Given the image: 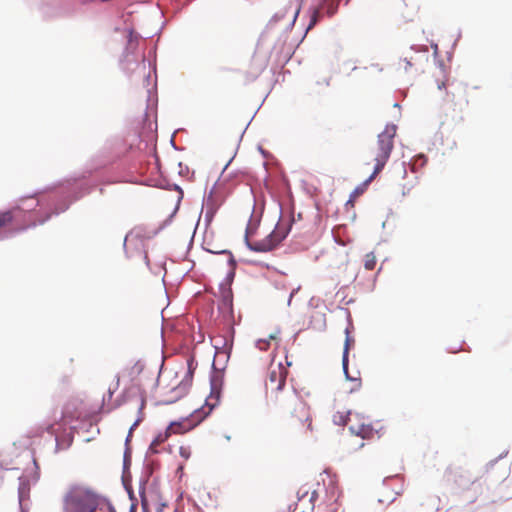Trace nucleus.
Here are the masks:
<instances>
[{"instance_id":"nucleus-3","label":"nucleus","mask_w":512,"mask_h":512,"mask_svg":"<svg viewBox=\"0 0 512 512\" xmlns=\"http://www.w3.org/2000/svg\"><path fill=\"white\" fill-rule=\"evenodd\" d=\"M395 132L396 130H383L378 135L376 146L374 148V171L365 181V185L369 184L385 167L394 147V137L396 135Z\"/></svg>"},{"instance_id":"nucleus-17","label":"nucleus","mask_w":512,"mask_h":512,"mask_svg":"<svg viewBox=\"0 0 512 512\" xmlns=\"http://www.w3.org/2000/svg\"><path fill=\"white\" fill-rule=\"evenodd\" d=\"M270 345V342L269 340H264V339H260L258 342H257V347L262 350V351H265L268 349Z\"/></svg>"},{"instance_id":"nucleus-23","label":"nucleus","mask_w":512,"mask_h":512,"mask_svg":"<svg viewBox=\"0 0 512 512\" xmlns=\"http://www.w3.org/2000/svg\"><path fill=\"white\" fill-rule=\"evenodd\" d=\"M192 362H189V370H191Z\"/></svg>"},{"instance_id":"nucleus-12","label":"nucleus","mask_w":512,"mask_h":512,"mask_svg":"<svg viewBox=\"0 0 512 512\" xmlns=\"http://www.w3.org/2000/svg\"><path fill=\"white\" fill-rule=\"evenodd\" d=\"M188 430L189 427L185 426L181 422H172L167 428L169 434H181Z\"/></svg>"},{"instance_id":"nucleus-19","label":"nucleus","mask_w":512,"mask_h":512,"mask_svg":"<svg viewBox=\"0 0 512 512\" xmlns=\"http://www.w3.org/2000/svg\"><path fill=\"white\" fill-rule=\"evenodd\" d=\"M180 454L181 456L185 457V458H188V452L185 448L181 447L180 448Z\"/></svg>"},{"instance_id":"nucleus-21","label":"nucleus","mask_w":512,"mask_h":512,"mask_svg":"<svg viewBox=\"0 0 512 512\" xmlns=\"http://www.w3.org/2000/svg\"><path fill=\"white\" fill-rule=\"evenodd\" d=\"M386 128H392V129H395V128H397V126H396L395 124H391V125H390V124H387V125H386Z\"/></svg>"},{"instance_id":"nucleus-2","label":"nucleus","mask_w":512,"mask_h":512,"mask_svg":"<svg viewBox=\"0 0 512 512\" xmlns=\"http://www.w3.org/2000/svg\"><path fill=\"white\" fill-rule=\"evenodd\" d=\"M293 410L287 417V426L297 432L305 433L312 430V418L307 404L300 400L294 392L289 394Z\"/></svg>"},{"instance_id":"nucleus-14","label":"nucleus","mask_w":512,"mask_h":512,"mask_svg":"<svg viewBox=\"0 0 512 512\" xmlns=\"http://www.w3.org/2000/svg\"><path fill=\"white\" fill-rule=\"evenodd\" d=\"M169 436H170V434L168 433L167 430L164 433H160L159 435H157L154 438V440L151 442L150 449L152 451L156 452V447L158 445L162 444L163 442H165Z\"/></svg>"},{"instance_id":"nucleus-8","label":"nucleus","mask_w":512,"mask_h":512,"mask_svg":"<svg viewBox=\"0 0 512 512\" xmlns=\"http://www.w3.org/2000/svg\"><path fill=\"white\" fill-rule=\"evenodd\" d=\"M321 489L323 494V502L325 504L336 503L338 501L340 490L335 480L329 478L327 483L325 480H323V487Z\"/></svg>"},{"instance_id":"nucleus-15","label":"nucleus","mask_w":512,"mask_h":512,"mask_svg":"<svg viewBox=\"0 0 512 512\" xmlns=\"http://www.w3.org/2000/svg\"><path fill=\"white\" fill-rule=\"evenodd\" d=\"M334 423L338 425H346L353 423L352 415L349 413L348 416H344L342 414L334 415Z\"/></svg>"},{"instance_id":"nucleus-6","label":"nucleus","mask_w":512,"mask_h":512,"mask_svg":"<svg viewBox=\"0 0 512 512\" xmlns=\"http://www.w3.org/2000/svg\"><path fill=\"white\" fill-rule=\"evenodd\" d=\"M317 3L312 8L310 21L307 29L313 28L324 16H332L336 13L341 0H316Z\"/></svg>"},{"instance_id":"nucleus-13","label":"nucleus","mask_w":512,"mask_h":512,"mask_svg":"<svg viewBox=\"0 0 512 512\" xmlns=\"http://www.w3.org/2000/svg\"><path fill=\"white\" fill-rule=\"evenodd\" d=\"M376 262L377 260L374 252H369L364 256V268L366 270H373L376 266Z\"/></svg>"},{"instance_id":"nucleus-16","label":"nucleus","mask_w":512,"mask_h":512,"mask_svg":"<svg viewBox=\"0 0 512 512\" xmlns=\"http://www.w3.org/2000/svg\"><path fill=\"white\" fill-rule=\"evenodd\" d=\"M318 499H322V500H323L322 489H321V487H320V485H319V484H318V488H317V489H314V490L311 492V495H310V498H309V502L311 503L312 508L314 507L315 502H316Z\"/></svg>"},{"instance_id":"nucleus-11","label":"nucleus","mask_w":512,"mask_h":512,"mask_svg":"<svg viewBox=\"0 0 512 512\" xmlns=\"http://www.w3.org/2000/svg\"><path fill=\"white\" fill-rule=\"evenodd\" d=\"M220 398V390L217 387L215 379L211 382V393L206 398V406L209 408V412L218 404Z\"/></svg>"},{"instance_id":"nucleus-10","label":"nucleus","mask_w":512,"mask_h":512,"mask_svg":"<svg viewBox=\"0 0 512 512\" xmlns=\"http://www.w3.org/2000/svg\"><path fill=\"white\" fill-rule=\"evenodd\" d=\"M346 333V339L344 344V350H343V357H342V364H343V370L346 374V377L350 379L348 375V353L351 345L354 344V339L350 336L349 330H345ZM351 380H355L354 378H351Z\"/></svg>"},{"instance_id":"nucleus-4","label":"nucleus","mask_w":512,"mask_h":512,"mask_svg":"<svg viewBox=\"0 0 512 512\" xmlns=\"http://www.w3.org/2000/svg\"><path fill=\"white\" fill-rule=\"evenodd\" d=\"M290 227L284 223H278L275 229L260 241H250L246 238L248 247L256 252H268L274 249L288 234Z\"/></svg>"},{"instance_id":"nucleus-18","label":"nucleus","mask_w":512,"mask_h":512,"mask_svg":"<svg viewBox=\"0 0 512 512\" xmlns=\"http://www.w3.org/2000/svg\"><path fill=\"white\" fill-rule=\"evenodd\" d=\"M153 124H154L155 126H157V122H156V120H152V119H150V116H149V115H147L146 120H145V126H146L147 128H151Z\"/></svg>"},{"instance_id":"nucleus-1","label":"nucleus","mask_w":512,"mask_h":512,"mask_svg":"<svg viewBox=\"0 0 512 512\" xmlns=\"http://www.w3.org/2000/svg\"><path fill=\"white\" fill-rule=\"evenodd\" d=\"M100 497L92 489L73 485L64 497L65 512H95L99 506Z\"/></svg>"},{"instance_id":"nucleus-9","label":"nucleus","mask_w":512,"mask_h":512,"mask_svg":"<svg viewBox=\"0 0 512 512\" xmlns=\"http://www.w3.org/2000/svg\"><path fill=\"white\" fill-rule=\"evenodd\" d=\"M351 433L360 436L362 439H370L374 436L375 431L370 424L367 423H351L349 426Z\"/></svg>"},{"instance_id":"nucleus-5","label":"nucleus","mask_w":512,"mask_h":512,"mask_svg":"<svg viewBox=\"0 0 512 512\" xmlns=\"http://www.w3.org/2000/svg\"><path fill=\"white\" fill-rule=\"evenodd\" d=\"M287 374L288 371L281 362L277 364L272 362L270 364L267 379L265 381V388L266 393L270 394V396L276 401L278 400L279 392L286 384Z\"/></svg>"},{"instance_id":"nucleus-22","label":"nucleus","mask_w":512,"mask_h":512,"mask_svg":"<svg viewBox=\"0 0 512 512\" xmlns=\"http://www.w3.org/2000/svg\"><path fill=\"white\" fill-rule=\"evenodd\" d=\"M269 339H270V340H275V339H276V337H275L274 335H270V336H269Z\"/></svg>"},{"instance_id":"nucleus-7","label":"nucleus","mask_w":512,"mask_h":512,"mask_svg":"<svg viewBox=\"0 0 512 512\" xmlns=\"http://www.w3.org/2000/svg\"><path fill=\"white\" fill-rule=\"evenodd\" d=\"M24 217L25 213L20 207L0 212V230L11 225H15L17 229L24 228L25 225L22 224Z\"/></svg>"},{"instance_id":"nucleus-20","label":"nucleus","mask_w":512,"mask_h":512,"mask_svg":"<svg viewBox=\"0 0 512 512\" xmlns=\"http://www.w3.org/2000/svg\"><path fill=\"white\" fill-rule=\"evenodd\" d=\"M367 185H368V184H366V185H365V182H364V183H363V185H362L363 187H361V188H360V187H359V188H357V189L355 190V193H361V192H363L364 188H365Z\"/></svg>"},{"instance_id":"nucleus-24","label":"nucleus","mask_w":512,"mask_h":512,"mask_svg":"<svg viewBox=\"0 0 512 512\" xmlns=\"http://www.w3.org/2000/svg\"><path fill=\"white\" fill-rule=\"evenodd\" d=\"M394 107L399 109V105L397 103L394 104Z\"/></svg>"}]
</instances>
